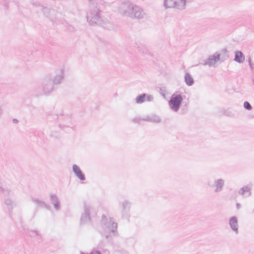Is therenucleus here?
I'll return each instance as SVG.
<instances>
[{
	"mask_svg": "<svg viewBox=\"0 0 254 254\" xmlns=\"http://www.w3.org/2000/svg\"><path fill=\"white\" fill-rule=\"evenodd\" d=\"M92 4L90 9L87 12V21L90 25H99L108 30L115 29V25L108 19L104 18L102 15V11L95 6L93 0H88Z\"/></svg>",
	"mask_w": 254,
	"mask_h": 254,
	"instance_id": "obj_1",
	"label": "nucleus"
},
{
	"mask_svg": "<svg viewBox=\"0 0 254 254\" xmlns=\"http://www.w3.org/2000/svg\"><path fill=\"white\" fill-rule=\"evenodd\" d=\"M119 12L122 15L132 19H141L146 15L141 7L129 1H124L120 4Z\"/></svg>",
	"mask_w": 254,
	"mask_h": 254,
	"instance_id": "obj_2",
	"label": "nucleus"
},
{
	"mask_svg": "<svg viewBox=\"0 0 254 254\" xmlns=\"http://www.w3.org/2000/svg\"><path fill=\"white\" fill-rule=\"evenodd\" d=\"M101 224L102 225L103 232L102 234L108 241L112 239L111 233L116 236L117 234V229L118 224L114 221L113 218H110L109 219L105 215L102 216Z\"/></svg>",
	"mask_w": 254,
	"mask_h": 254,
	"instance_id": "obj_3",
	"label": "nucleus"
},
{
	"mask_svg": "<svg viewBox=\"0 0 254 254\" xmlns=\"http://www.w3.org/2000/svg\"><path fill=\"white\" fill-rule=\"evenodd\" d=\"M41 10L44 15L49 18L54 25H57L62 22V21L56 17V11L53 8L49 6H42Z\"/></svg>",
	"mask_w": 254,
	"mask_h": 254,
	"instance_id": "obj_4",
	"label": "nucleus"
},
{
	"mask_svg": "<svg viewBox=\"0 0 254 254\" xmlns=\"http://www.w3.org/2000/svg\"><path fill=\"white\" fill-rule=\"evenodd\" d=\"M183 100V98L181 94H173L169 101L170 108L174 112H178L180 108Z\"/></svg>",
	"mask_w": 254,
	"mask_h": 254,
	"instance_id": "obj_5",
	"label": "nucleus"
},
{
	"mask_svg": "<svg viewBox=\"0 0 254 254\" xmlns=\"http://www.w3.org/2000/svg\"><path fill=\"white\" fill-rule=\"evenodd\" d=\"M54 84L52 82V78L50 76L45 77L41 83V88L43 94H48L54 90Z\"/></svg>",
	"mask_w": 254,
	"mask_h": 254,
	"instance_id": "obj_6",
	"label": "nucleus"
},
{
	"mask_svg": "<svg viewBox=\"0 0 254 254\" xmlns=\"http://www.w3.org/2000/svg\"><path fill=\"white\" fill-rule=\"evenodd\" d=\"M52 116L54 120H58L59 121H63V123L61 122L59 124V127L62 129H64L65 127H69V124L71 122V118L69 116H64L62 114L61 115L54 114Z\"/></svg>",
	"mask_w": 254,
	"mask_h": 254,
	"instance_id": "obj_7",
	"label": "nucleus"
},
{
	"mask_svg": "<svg viewBox=\"0 0 254 254\" xmlns=\"http://www.w3.org/2000/svg\"><path fill=\"white\" fill-rule=\"evenodd\" d=\"M220 55L217 53H215L212 56H210L207 59L204 60L203 65H208L210 66H213L215 63L220 60Z\"/></svg>",
	"mask_w": 254,
	"mask_h": 254,
	"instance_id": "obj_8",
	"label": "nucleus"
},
{
	"mask_svg": "<svg viewBox=\"0 0 254 254\" xmlns=\"http://www.w3.org/2000/svg\"><path fill=\"white\" fill-rule=\"evenodd\" d=\"M91 208L90 206L85 205L84 213L82 214L80 218L81 224L87 223L90 221V211Z\"/></svg>",
	"mask_w": 254,
	"mask_h": 254,
	"instance_id": "obj_9",
	"label": "nucleus"
},
{
	"mask_svg": "<svg viewBox=\"0 0 254 254\" xmlns=\"http://www.w3.org/2000/svg\"><path fill=\"white\" fill-rule=\"evenodd\" d=\"M64 70L63 68H60L56 71V75L52 78V82L57 85L62 83L64 78Z\"/></svg>",
	"mask_w": 254,
	"mask_h": 254,
	"instance_id": "obj_10",
	"label": "nucleus"
},
{
	"mask_svg": "<svg viewBox=\"0 0 254 254\" xmlns=\"http://www.w3.org/2000/svg\"><path fill=\"white\" fill-rule=\"evenodd\" d=\"M4 203L7 206L9 215L11 217L12 214L13 208L16 206V202L10 197H6L3 198Z\"/></svg>",
	"mask_w": 254,
	"mask_h": 254,
	"instance_id": "obj_11",
	"label": "nucleus"
},
{
	"mask_svg": "<svg viewBox=\"0 0 254 254\" xmlns=\"http://www.w3.org/2000/svg\"><path fill=\"white\" fill-rule=\"evenodd\" d=\"M11 193V188L9 185L4 184H0V194L3 198L10 197Z\"/></svg>",
	"mask_w": 254,
	"mask_h": 254,
	"instance_id": "obj_12",
	"label": "nucleus"
},
{
	"mask_svg": "<svg viewBox=\"0 0 254 254\" xmlns=\"http://www.w3.org/2000/svg\"><path fill=\"white\" fill-rule=\"evenodd\" d=\"M153 100V97L152 95L145 93H143L136 96L135 98V102L137 104H141L145 102V101L150 102L152 101Z\"/></svg>",
	"mask_w": 254,
	"mask_h": 254,
	"instance_id": "obj_13",
	"label": "nucleus"
},
{
	"mask_svg": "<svg viewBox=\"0 0 254 254\" xmlns=\"http://www.w3.org/2000/svg\"><path fill=\"white\" fill-rule=\"evenodd\" d=\"M229 224L232 230L236 234L239 233L238 219L236 216L231 217L229 220Z\"/></svg>",
	"mask_w": 254,
	"mask_h": 254,
	"instance_id": "obj_14",
	"label": "nucleus"
},
{
	"mask_svg": "<svg viewBox=\"0 0 254 254\" xmlns=\"http://www.w3.org/2000/svg\"><path fill=\"white\" fill-rule=\"evenodd\" d=\"M50 201L54 205L56 210L59 211L61 208L60 202L57 195L56 194H51L50 195Z\"/></svg>",
	"mask_w": 254,
	"mask_h": 254,
	"instance_id": "obj_15",
	"label": "nucleus"
},
{
	"mask_svg": "<svg viewBox=\"0 0 254 254\" xmlns=\"http://www.w3.org/2000/svg\"><path fill=\"white\" fill-rule=\"evenodd\" d=\"M72 170L75 175L81 181H84L85 177L82 173L80 168L77 165H73L72 166Z\"/></svg>",
	"mask_w": 254,
	"mask_h": 254,
	"instance_id": "obj_16",
	"label": "nucleus"
},
{
	"mask_svg": "<svg viewBox=\"0 0 254 254\" xmlns=\"http://www.w3.org/2000/svg\"><path fill=\"white\" fill-rule=\"evenodd\" d=\"M224 180L222 179H219L215 181L213 187L215 188L214 191L219 192L222 190L224 186Z\"/></svg>",
	"mask_w": 254,
	"mask_h": 254,
	"instance_id": "obj_17",
	"label": "nucleus"
},
{
	"mask_svg": "<svg viewBox=\"0 0 254 254\" xmlns=\"http://www.w3.org/2000/svg\"><path fill=\"white\" fill-rule=\"evenodd\" d=\"M142 120L143 121H147L155 123H159L161 121L160 118L155 114H150L142 118Z\"/></svg>",
	"mask_w": 254,
	"mask_h": 254,
	"instance_id": "obj_18",
	"label": "nucleus"
},
{
	"mask_svg": "<svg viewBox=\"0 0 254 254\" xmlns=\"http://www.w3.org/2000/svg\"><path fill=\"white\" fill-rule=\"evenodd\" d=\"M31 200L37 204L38 207H44L46 209L50 210L51 209V206L46 203L44 201L40 200L37 198L32 197Z\"/></svg>",
	"mask_w": 254,
	"mask_h": 254,
	"instance_id": "obj_19",
	"label": "nucleus"
},
{
	"mask_svg": "<svg viewBox=\"0 0 254 254\" xmlns=\"http://www.w3.org/2000/svg\"><path fill=\"white\" fill-rule=\"evenodd\" d=\"M130 203L128 201H125L122 204V216L123 217H128V212L130 207Z\"/></svg>",
	"mask_w": 254,
	"mask_h": 254,
	"instance_id": "obj_20",
	"label": "nucleus"
},
{
	"mask_svg": "<svg viewBox=\"0 0 254 254\" xmlns=\"http://www.w3.org/2000/svg\"><path fill=\"white\" fill-rule=\"evenodd\" d=\"M234 61L240 64L244 62L245 56L241 51H236L235 52Z\"/></svg>",
	"mask_w": 254,
	"mask_h": 254,
	"instance_id": "obj_21",
	"label": "nucleus"
},
{
	"mask_svg": "<svg viewBox=\"0 0 254 254\" xmlns=\"http://www.w3.org/2000/svg\"><path fill=\"white\" fill-rule=\"evenodd\" d=\"M174 7L179 9H184L186 7V0H175Z\"/></svg>",
	"mask_w": 254,
	"mask_h": 254,
	"instance_id": "obj_22",
	"label": "nucleus"
},
{
	"mask_svg": "<svg viewBox=\"0 0 254 254\" xmlns=\"http://www.w3.org/2000/svg\"><path fill=\"white\" fill-rule=\"evenodd\" d=\"M185 81L188 86H191L194 83V80L190 74L186 72L185 76Z\"/></svg>",
	"mask_w": 254,
	"mask_h": 254,
	"instance_id": "obj_23",
	"label": "nucleus"
},
{
	"mask_svg": "<svg viewBox=\"0 0 254 254\" xmlns=\"http://www.w3.org/2000/svg\"><path fill=\"white\" fill-rule=\"evenodd\" d=\"M22 229L24 231V233L27 235H29L31 237L39 236L38 232L37 230H31L27 229L25 230V228L24 226H21Z\"/></svg>",
	"mask_w": 254,
	"mask_h": 254,
	"instance_id": "obj_24",
	"label": "nucleus"
},
{
	"mask_svg": "<svg viewBox=\"0 0 254 254\" xmlns=\"http://www.w3.org/2000/svg\"><path fill=\"white\" fill-rule=\"evenodd\" d=\"M175 0H165L164 1V5L165 8L174 7Z\"/></svg>",
	"mask_w": 254,
	"mask_h": 254,
	"instance_id": "obj_25",
	"label": "nucleus"
},
{
	"mask_svg": "<svg viewBox=\"0 0 254 254\" xmlns=\"http://www.w3.org/2000/svg\"><path fill=\"white\" fill-rule=\"evenodd\" d=\"M246 192H249V196L251 195L250 188L248 186L243 187L239 191V193L241 195H244Z\"/></svg>",
	"mask_w": 254,
	"mask_h": 254,
	"instance_id": "obj_26",
	"label": "nucleus"
},
{
	"mask_svg": "<svg viewBox=\"0 0 254 254\" xmlns=\"http://www.w3.org/2000/svg\"><path fill=\"white\" fill-rule=\"evenodd\" d=\"M244 107L246 109H247L248 110H251L252 109V107L251 105L248 101H245L244 102Z\"/></svg>",
	"mask_w": 254,
	"mask_h": 254,
	"instance_id": "obj_27",
	"label": "nucleus"
},
{
	"mask_svg": "<svg viewBox=\"0 0 254 254\" xmlns=\"http://www.w3.org/2000/svg\"><path fill=\"white\" fill-rule=\"evenodd\" d=\"M142 120V118L140 117H135L132 120V122L135 123L140 124Z\"/></svg>",
	"mask_w": 254,
	"mask_h": 254,
	"instance_id": "obj_28",
	"label": "nucleus"
},
{
	"mask_svg": "<svg viewBox=\"0 0 254 254\" xmlns=\"http://www.w3.org/2000/svg\"><path fill=\"white\" fill-rule=\"evenodd\" d=\"M31 3L33 5L35 6V7H41L42 6H43V5H41L40 2L38 1H35L34 0H32Z\"/></svg>",
	"mask_w": 254,
	"mask_h": 254,
	"instance_id": "obj_29",
	"label": "nucleus"
},
{
	"mask_svg": "<svg viewBox=\"0 0 254 254\" xmlns=\"http://www.w3.org/2000/svg\"><path fill=\"white\" fill-rule=\"evenodd\" d=\"M8 3L9 0H3L2 1V4L5 7V8L6 9H8Z\"/></svg>",
	"mask_w": 254,
	"mask_h": 254,
	"instance_id": "obj_30",
	"label": "nucleus"
},
{
	"mask_svg": "<svg viewBox=\"0 0 254 254\" xmlns=\"http://www.w3.org/2000/svg\"><path fill=\"white\" fill-rule=\"evenodd\" d=\"M248 62L251 68L253 69L254 68V64L252 62L251 58H249Z\"/></svg>",
	"mask_w": 254,
	"mask_h": 254,
	"instance_id": "obj_31",
	"label": "nucleus"
},
{
	"mask_svg": "<svg viewBox=\"0 0 254 254\" xmlns=\"http://www.w3.org/2000/svg\"><path fill=\"white\" fill-rule=\"evenodd\" d=\"M160 93L163 95V96H165V94L163 93V91L164 90H162V88H160Z\"/></svg>",
	"mask_w": 254,
	"mask_h": 254,
	"instance_id": "obj_32",
	"label": "nucleus"
},
{
	"mask_svg": "<svg viewBox=\"0 0 254 254\" xmlns=\"http://www.w3.org/2000/svg\"><path fill=\"white\" fill-rule=\"evenodd\" d=\"M236 206H237V209H239L241 207V204L239 203H237L236 204Z\"/></svg>",
	"mask_w": 254,
	"mask_h": 254,
	"instance_id": "obj_33",
	"label": "nucleus"
},
{
	"mask_svg": "<svg viewBox=\"0 0 254 254\" xmlns=\"http://www.w3.org/2000/svg\"><path fill=\"white\" fill-rule=\"evenodd\" d=\"M13 122L14 123L16 124V123H17L18 122V121L17 119H13Z\"/></svg>",
	"mask_w": 254,
	"mask_h": 254,
	"instance_id": "obj_34",
	"label": "nucleus"
},
{
	"mask_svg": "<svg viewBox=\"0 0 254 254\" xmlns=\"http://www.w3.org/2000/svg\"><path fill=\"white\" fill-rule=\"evenodd\" d=\"M253 84L254 85V78H253Z\"/></svg>",
	"mask_w": 254,
	"mask_h": 254,
	"instance_id": "obj_35",
	"label": "nucleus"
},
{
	"mask_svg": "<svg viewBox=\"0 0 254 254\" xmlns=\"http://www.w3.org/2000/svg\"><path fill=\"white\" fill-rule=\"evenodd\" d=\"M99 247H100V248H101V244H99Z\"/></svg>",
	"mask_w": 254,
	"mask_h": 254,
	"instance_id": "obj_36",
	"label": "nucleus"
}]
</instances>
